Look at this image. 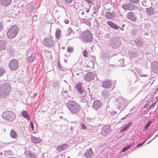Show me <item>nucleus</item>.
Listing matches in <instances>:
<instances>
[{
  "mask_svg": "<svg viewBox=\"0 0 158 158\" xmlns=\"http://www.w3.org/2000/svg\"><path fill=\"white\" fill-rule=\"evenodd\" d=\"M10 85L8 83L2 84L0 86V96L2 98H6L11 90Z\"/></svg>",
  "mask_w": 158,
  "mask_h": 158,
  "instance_id": "1",
  "label": "nucleus"
},
{
  "mask_svg": "<svg viewBox=\"0 0 158 158\" xmlns=\"http://www.w3.org/2000/svg\"><path fill=\"white\" fill-rule=\"evenodd\" d=\"M81 39L83 42L89 43L92 40V35L88 30H86L82 33Z\"/></svg>",
  "mask_w": 158,
  "mask_h": 158,
  "instance_id": "2",
  "label": "nucleus"
},
{
  "mask_svg": "<svg viewBox=\"0 0 158 158\" xmlns=\"http://www.w3.org/2000/svg\"><path fill=\"white\" fill-rule=\"evenodd\" d=\"M116 103L117 108L120 110H123L128 104L127 100H126L122 97H119L116 99Z\"/></svg>",
  "mask_w": 158,
  "mask_h": 158,
  "instance_id": "3",
  "label": "nucleus"
},
{
  "mask_svg": "<svg viewBox=\"0 0 158 158\" xmlns=\"http://www.w3.org/2000/svg\"><path fill=\"white\" fill-rule=\"evenodd\" d=\"M67 106L69 110L72 113H77L79 110V106L74 102H69L67 103Z\"/></svg>",
  "mask_w": 158,
  "mask_h": 158,
  "instance_id": "4",
  "label": "nucleus"
},
{
  "mask_svg": "<svg viewBox=\"0 0 158 158\" xmlns=\"http://www.w3.org/2000/svg\"><path fill=\"white\" fill-rule=\"evenodd\" d=\"M18 29L17 27L15 26H12L8 30L7 35L10 39L14 38L18 33Z\"/></svg>",
  "mask_w": 158,
  "mask_h": 158,
  "instance_id": "5",
  "label": "nucleus"
},
{
  "mask_svg": "<svg viewBox=\"0 0 158 158\" xmlns=\"http://www.w3.org/2000/svg\"><path fill=\"white\" fill-rule=\"evenodd\" d=\"M9 66L11 70H16L19 67V64L17 61L14 59L11 60L9 62Z\"/></svg>",
  "mask_w": 158,
  "mask_h": 158,
  "instance_id": "6",
  "label": "nucleus"
},
{
  "mask_svg": "<svg viewBox=\"0 0 158 158\" xmlns=\"http://www.w3.org/2000/svg\"><path fill=\"white\" fill-rule=\"evenodd\" d=\"M110 44L112 48H116L120 46L121 43L119 40L116 38L111 39L110 40Z\"/></svg>",
  "mask_w": 158,
  "mask_h": 158,
  "instance_id": "7",
  "label": "nucleus"
},
{
  "mask_svg": "<svg viewBox=\"0 0 158 158\" xmlns=\"http://www.w3.org/2000/svg\"><path fill=\"white\" fill-rule=\"evenodd\" d=\"M2 117L4 118H15V114L12 111H8L3 113Z\"/></svg>",
  "mask_w": 158,
  "mask_h": 158,
  "instance_id": "8",
  "label": "nucleus"
},
{
  "mask_svg": "<svg viewBox=\"0 0 158 158\" xmlns=\"http://www.w3.org/2000/svg\"><path fill=\"white\" fill-rule=\"evenodd\" d=\"M81 85V83L78 82L76 86V88L78 93L81 94V97H83L85 95L86 92L84 89L82 87Z\"/></svg>",
  "mask_w": 158,
  "mask_h": 158,
  "instance_id": "9",
  "label": "nucleus"
},
{
  "mask_svg": "<svg viewBox=\"0 0 158 158\" xmlns=\"http://www.w3.org/2000/svg\"><path fill=\"white\" fill-rule=\"evenodd\" d=\"M122 8L125 10H133L135 8V6L131 3L124 4L122 6Z\"/></svg>",
  "mask_w": 158,
  "mask_h": 158,
  "instance_id": "10",
  "label": "nucleus"
},
{
  "mask_svg": "<svg viewBox=\"0 0 158 158\" xmlns=\"http://www.w3.org/2000/svg\"><path fill=\"white\" fill-rule=\"evenodd\" d=\"M43 43L48 47H51L53 44V40L51 38H46L44 39L43 41Z\"/></svg>",
  "mask_w": 158,
  "mask_h": 158,
  "instance_id": "11",
  "label": "nucleus"
},
{
  "mask_svg": "<svg viewBox=\"0 0 158 158\" xmlns=\"http://www.w3.org/2000/svg\"><path fill=\"white\" fill-rule=\"evenodd\" d=\"M110 126L109 125L106 126L102 128L101 134L102 135L105 136L110 133Z\"/></svg>",
  "mask_w": 158,
  "mask_h": 158,
  "instance_id": "12",
  "label": "nucleus"
},
{
  "mask_svg": "<svg viewBox=\"0 0 158 158\" xmlns=\"http://www.w3.org/2000/svg\"><path fill=\"white\" fill-rule=\"evenodd\" d=\"M127 18L131 21L135 22L137 20V18L132 12H129L127 14Z\"/></svg>",
  "mask_w": 158,
  "mask_h": 158,
  "instance_id": "13",
  "label": "nucleus"
},
{
  "mask_svg": "<svg viewBox=\"0 0 158 158\" xmlns=\"http://www.w3.org/2000/svg\"><path fill=\"white\" fill-rule=\"evenodd\" d=\"M94 74L91 72H89L86 74L84 77L85 80L89 81L92 80L94 78Z\"/></svg>",
  "mask_w": 158,
  "mask_h": 158,
  "instance_id": "14",
  "label": "nucleus"
},
{
  "mask_svg": "<svg viewBox=\"0 0 158 158\" xmlns=\"http://www.w3.org/2000/svg\"><path fill=\"white\" fill-rule=\"evenodd\" d=\"M111 85L112 83L111 81L108 80L103 81L102 83V86L105 88H110Z\"/></svg>",
  "mask_w": 158,
  "mask_h": 158,
  "instance_id": "15",
  "label": "nucleus"
},
{
  "mask_svg": "<svg viewBox=\"0 0 158 158\" xmlns=\"http://www.w3.org/2000/svg\"><path fill=\"white\" fill-rule=\"evenodd\" d=\"M6 43L3 40H0V52L4 51L6 50Z\"/></svg>",
  "mask_w": 158,
  "mask_h": 158,
  "instance_id": "16",
  "label": "nucleus"
},
{
  "mask_svg": "<svg viewBox=\"0 0 158 158\" xmlns=\"http://www.w3.org/2000/svg\"><path fill=\"white\" fill-rule=\"evenodd\" d=\"M93 155L94 153L91 148L87 150L85 154V156L87 158H91Z\"/></svg>",
  "mask_w": 158,
  "mask_h": 158,
  "instance_id": "17",
  "label": "nucleus"
},
{
  "mask_svg": "<svg viewBox=\"0 0 158 158\" xmlns=\"http://www.w3.org/2000/svg\"><path fill=\"white\" fill-rule=\"evenodd\" d=\"M101 105V103L98 100L95 101L92 106L93 108L96 110L98 109L100 106Z\"/></svg>",
  "mask_w": 158,
  "mask_h": 158,
  "instance_id": "18",
  "label": "nucleus"
},
{
  "mask_svg": "<svg viewBox=\"0 0 158 158\" xmlns=\"http://www.w3.org/2000/svg\"><path fill=\"white\" fill-rule=\"evenodd\" d=\"M152 70L156 73H158V62L155 61L152 64Z\"/></svg>",
  "mask_w": 158,
  "mask_h": 158,
  "instance_id": "19",
  "label": "nucleus"
},
{
  "mask_svg": "<svg viewBox=\"0 0 158 158\" xmlns=\"http://www.w3.org/2000/svg\"><path fill=\"white\" fill-rule=\"evenodd\" d=\"M69 147V146L68 144L65 143L57 147V149L58 151H61L67 149Z\"/></svg>",
  "mask_w": 158,
  "mask_h": 158,
  "instance_id": "20",
  "label": "nucleus"
},
{
  "mask_svg": "<svg viewBox=\"0 0 158 158\" xmlns=\"http://www.w3.org/2000/svg\"><path fill=\"white\" fill-rule=\"evenodd\" d=\"M32 142L35 143H39L41 142V139L38 137L32 136L31 138Z\"/></svg>",
  "mask_w": 158,
  "mask_h": 158,
  "instance_id": "21",
  "label": "nucleus"
},
{
  "mask_svg": "<svg viewBox=\"0 0 158 158\" xmlns=\"http://www.w3.org/2000/svg\"><path fill=\"white\" fill-rule=\"evenodd\" d=\"M106 23L110 27L113 29H116L119 27L117 25L111 21H108L106 22Z\"/></svg>",
  "mask_w": 158,
  "mask_h": 158,
  "instance_id": "22",
  "label": "nucleus"
},
{
  "mask_svg": "<svg viewBox=\"0 0 158 158\" xmlns=\"http://www.w3.org/2000/svg\"><path fill=\"white\" fill-rule=\"evenodd\" d=\"M135 42L138 47H141L143 44V41L142 40L139 39H136Z\"/></svg>",
  "mask_w": 158,
  "mask_h": 158,
  "instance_id": "23",
  "label": "nucleus"
},
{
  "mask_svg": "<svg viewBox=\"0 0 158 158\" xmlns=\"http://www.w3.org/2000/svg\"><path fill=\"white\" fill-rule=\"evenodd\" d=\"M11 0H1V4L3 6H6L10 4Z\"/></svg>",
  "mask_w": 158,
  "mask_h": 158,
  "instance_id": "24",
  "label": "nucleus"
},
{
  "mask_svg": "<svg viewBox=\"0 0 158 158\" xmlns=\"http://www.w3.org/2000/svg\"><path fill=\"white\" fill-rule=\"evenodd\" d=\"M132 123L129 122L121 130H120V132H122L127 130L131 125Z\"/></svg>",
  "mask_w": 158,
  "mask_h": 158,
  "instance_id": "25",
  "label": "nucleus"
},
{
  "mask_svg": "<svg viewBox=\"0 0 158 158\" xmlns=\"http://www.w3.org/2000/svg\"><path fill=\"white\" fill-rule=\"evenodd\" d=\"M10 135L12 138H17L18 136V135L16 133V132L13 130H11L10 132Z\"/></svg>",
  "mask_w": 158,
  "mask_h": 158,
  "instance_id": "26",
  "label": "nucleus"
},
{
  "mask_svg": "<svg viewBox=\"0 0 158 158\" xmlns=\"http://www.w3.org/2000/svg\"><path fill=\"white\" fill-rule=\"evenodd\" d=\"M146 12L148 14L152 15L154 13V10L152 7H149L146 9Z\"/></svg>",
  "mask_w": 158,
  "mask_h": 158,
  "instance_id": "27",
  "label": "nucleus"
},
{
  "mask_svg": "<svg viewBox=\"0 0 158 158\" xmlns=\"http://www.w3.org/2000/svg\"><path fill=\"white\" fill-rule=\"evenodd\" d=\"M61 34V30L60 29H57L56 30L55 33V36L56 38L57 39H59L60 37Z\"/></svg>",
  "mask_w": 158,
  "mask_h": 158,
  "instance_id": "28",
  "label": "nucleus"
},
{
  "mask_svg": "<svg viewBox=\"0 0 158 158\" xmlns=\"http://www.w3.org/2000/svg\"><path fill=\"white\" fill-rule=\"evenodd\" d=\"M23 116L26 118H28L29 115L25 111H23L21 113Z\"/></svg>",
  "mask_w": 158,
  "mask_h": 158,
  "instance_id": "29",
  "label": "nucleus"
},
{
  "mask_svg": "<svg viewBox=\"0 0 158 158\" xmlns=\"http://www.w3.org/2000/svg\"><path fill=\"white\" fill-rule=\"evenodd\" d=\"M6 70L2 67H0V77L3 76L6 72Z\"/></svg>",
  "mask_w": 158,
  "mask_h": 158,
  "instance_id": "30",
  "label": "nucleus"
},
{
  "mask_svg": "<svg viewBox=\"0 0 158 158\" xmlns=\"http://www.w3.org/2000/svg\"><path fill=\"white\" fill-rule=\"evenodd\" d=\"M106 17L108 19H110L112 18V15L111 14L110 12H107L105 15Z\"/></svg>",
  "mask_w": 158,
  "mask_h": 158,
  "instance_id": "31",
  "label": "nucleus"
},
{
  "mask_svg": "<svg viewBox=\"0 0 158 158\" xmlns=\"http://www.w3.org/2000/svg\"><path fill=\"white\" fill-rule=\"evenodd\" d=\"M34 55L32 54L31 56H30L27 59V60L30 62H32L34 60Z\"/></svg>",
  "mask_w": 158,
  "mask_h": 158,
  "instance_id": "32",
  "label": "nucleus"
},
{
  "mask_svg": "<svg viewBox=\"0 0 158 158\" xmlns=\"http://www.w3.org/2000/svg\"><path fill=\"white\" fill-rule=\"evenodd\" d=\"M72 30L71 28H69L65 33V35L66 36H69L70 35L72 32Z\"/></svg>",
  "mask_w": 158,
  "mask_h": 158,
  "instance_id": "33",
  "label": "nucleus"
},
{
  "mask_svg": "<svg viewBox=\"0 0 158 158\" xmlns=\"http://www.w3.org/2000/svg\"><path fill=\"white\" fill-rule=\"evenodd\" d=\"M131 146V144H130L127 147H124L123 148V150L122 151V152H124L125 151H126V150H128L130 148V147Z\"/></svg>",
  "mask_w": 158,
  "mask_h": 158,
  "instance_id": "34",
  "label": "nucleus"
},
{
  "mask_svg": "<svg viewBox=\"0 0 158 158\" xmlns=\"http://www.w3.org/2000/svg\"><path fill=\"white\" fill-rule=\"evenodd\" d=\"M68 52H72L73 51V48L72 47H69L67 49Z\"/></svg>",
  "mask_w": 158,
  "mask_h": 158,
  "instance_id": "35",
  "label": "nucleus"
},
{
  "mask_svg": "<svg viewBox=\"0 0 158 158\" xmlns=\"http://www.w3.org/2000/svg\"><path fill=\"white\" fill-rule=\"evenodd\" d=\"M129 1L130 2L135 4H137L139 2V0H129Z\"/></svg>",
  "mask_w": 158,
  "mask_h": 158,
  "instance_id": "36",
  "label": "nucleus"
},
{
  "mask_svg": "<svg viewBox=\"0 0 158 158\" xmlns=\"http://www.w3.org/2000/svg\"><path fill=\"white\" fill-rule=\"evenodd\" d=\"M88 52L86 50H85L83 52V55L84 56L86 57L87 56Z\"/></svg>",
  "mask_w": 158,
  "mask_h": 158,
  "instance_id": "37",
  "label": "nucleus"
},
{
  "mask_svg": "<svg viewBox=\"0 0 158 158\" xmlns=\"http://www.w3.org/2000/svg\"><path fill=\"white\" fill-rule=\"evenodd\" d=\"M151 123V121H149L148 122V123L144 127V128H145V129H148V128L149 127V126L150 125Z\"/></svg>",
  "mask_w": 158,
  "mask_h": 158,
  "instance_id": "38",
  "label": "nucleus"
},
{
  "mask_svg": "<svg viewBox=\"0 0 158 158\" xmlns=\"http://www.w3.org/2000/svg\"><path fill=\"white\" fill-rule=\"evenodd\" d=\"M80 126H81L82 129H86L87 128L86 127L83 123H81L80 125Z\"/></svg>",
  "mask_w": 158,
  "mask_h": 158,
  "instance_id": "39",
  "label": "nucleus"
},
{
  "mask_svg": "<svg viewBox=\"0 0 158 158\" xmlns=\"http://www.w3.org/2000/svg\"><path fill=\"white\" fill-rule=\"evenodd\" d=\"M88 3H92L93 2V0H85Z\"/></svg>",
  "mask_w": 158,
  "mask_h": 158,
  "instance_id": "40",
  "label": "nucleus"
},
{
  "mask_svg": "<svg viewBox=\"0 0 158 158\" xmlns=\"http://www.w3.org/2000/svg\"><path fill=\"white\" fill-rule=\"evenodd\" d=\"M3 29V25H2V23L0 22V31H1Z\"/></svg>",
  "mask_w": 158,
  "mask_h": 158,
  "instance_id": "41",
  "label": "nucleus"
},
{
  "mask_svg": "<svg viewBox=\"0 0 158 158\" xmlns=\"http://www.w3.org/2000/svg\"><path fill=\"white\" fill-rule=\"evenodd\" d=\"M146 140H145L144 141L143 143H140L139 144H138L137 146H136V147H140V146H142L146 142Z\"/></svg>",
  "mask_w": 158,
  "mask_h": 158,
  "instance_id": "42",
  "label": "nucleus"
},
{
  "mask_svg": "<svg viewBox=\"0 0 158 158\" xmlns=\"http://www.w3.org/2000/svg\"><path fill=\"white\" fill-rule=\"evenodd\" d=\"M31 124V128L32 130L33 131L34 130V125L32 121H31L30 122Z\"/></svg>",
  "mask_w": 158,
  "mask_h": 158,
  "instance_id": "43",
  "label": "nucleus"
},
{
  "mask_svg": "<svg viewBox=\"0 0 158 158\" xmlns=\"http://www.w3.org/2000/svg\"><path fill=\"white\" fill-rule=\"evenodd\" d=\"M29 8H30V10H32L35 9V7L33 5H32L30 6Z\"/></svg>",
  "mask_w": 158,
  "mask_h": 158,
  "instance_id": "44",
  "label": "nucleus"
},
{
  "mask_svg": "<svg viewBox=\"0 0 158 158\" xmlns=\"http://www.w3.org/2000/svg\"><path fill=\"white\" fill-rule=\"evenodd\" d=\"M31 158H35L36 157V156L35 155L31 154Z\"/></svg>",
  "mask_w": 158,
  "mask_h": 158,
  "instance_id": "45",
  "label": "nucleus"
},
{
  "mask_svg": "<svg viewBox=\"0 0 158 158\" xmlns=\"http://www.w3.org/2000/svg\"><path fill=\"white\" fill-rule=\"evenodd\" d=\"M65 1L67 3H70L72 2V0H65Z\"/></svg>",
  "mask_w": 158,
  "mask_h": 158,
  "instance_id": "46",
  "label": "nucleus"
},
{
  "mask_svg": "<svg viewBox=\"0 0 158 158\" xmlns=\"http://www.w3.org/2000/svg\"><path fill=\"white\" fill-rule=\"evenodd\" d=\"M64 21L65 23H66V24H67V23H69V20H67V19H65Z\"/></svg>",
  "mask_w": 158,
  "mask_h": 158,
  "instance_id": "47",
  "label": "nucleus"
},
{
  "mask_svg": "<svg viewBox=\"0 0 158 158\" xmlns=\"http://www.w3.org/2000/svg\"><path fill=\"white\" fill-rule=\"evenodd\" d=\"M141 77H147V74H144V75H140Z\"/></svg>",
  "mask_w": 158,
  "mask_h": 158,
  "instance_id": "48",
  "label": "nucleus"
},
{
  "mask_svg": "<svg viewBox=\"0 0 158 158\" xmlns=\"http://www.w3.org/2000/svg\"><path fill=\"white\" fill-rule=\"evenodd\" d=\"M90 6H89V9L86 11V13H88L89 12V10L90 9Z\"/></svg>",
  "mask_w": 158,
  "mask_h": 158,
  "instance_id": "49",
  "label": "nucleus"
},
{
  "mask_svg": "<svg viewBox=\"0 0 158 158\" xmlns=\"http://www.w3.org/2000/svg\"><path fill=\"white\" fill-rule=\"evenodd\" d=\"M128 115H129L128 114L127 116H126L125 117L123 118H123V119L124 118H125L126 117H127V118H128L129 117L128 116Z\"/></svg>",
  "mask_w": 158,
  "mask_h": 158,
  "instance_id": "50",
  "label": "nucleus"
},
{
  "mask_svg": "<svg viewBox=\"0 0 158 158\" xmlns=\"http://www.w3.org/2000/svg\"><path fill=\"white\" fill-rule=\"evenodd\" d=\"M64 92L65 93H67L68 92V91L67 90H66V91H64Z\"/></svg>",
  "mask_w": 158,
  "mask_h": 158,
  "instance_id": "51",
  "label": "nucleus"
},
{
  "mask_svg": "<svg viewBox=\"0 0 158 158\" xmlns=\"http://www.w3.org/2000/svg\"><path fill=\"white\" fill-rule=\"evenodd\" d=\"M84 101H85V100L86 101V99H84Z\"/></svg>",
  "mask_w": 158,
  "mask_h": 158,
  "instance_id": "52",
  "label": "nucleus"
}]
</instances>
